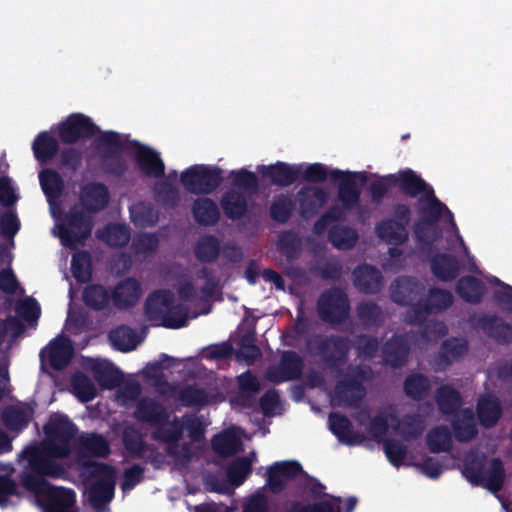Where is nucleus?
Masks as SVG:
<instances>
[{"label":"nucleus","mask_w":512,"mask_h":512,"mask_svg":"<svg viewBox=\"0 0 512 512\" xmlns=\"http://www.w3.org/2000/svg\"><path fill=\"white\" fill-rule=\"evenodd\" d=\"M341 498L330 496L329 500H322L314 504L304 505L299 501L291 502L288 512H341L339 504Z\"/></svg>","instance_id":"nucleus-59"},{"label":"nucleus","mask_w":512,"mask_h":512,"mask_svg":"<svg viewBox=\"0 0 512 512\" xmlns=\"http://www.w3.org/2000/svg\"><path fill=\"white\" fill-rule=\"evenodd\" d=\"M452 432L446 425L431 428L426 435V445L433 454L449 452L453 447Z\"/></svg>","instance_id":"nucleus-41"},{"label":"nucleus","mask_w":512,"mask_h":512,"mask_svg":"<svg viewBox=\"0 0 512 512\" xmlns=\"http://www.w3.org/2000/svg\"><path fill=\"white\" fill-rule=\"evenodd\" d=\"M430 263L432 274L440 281L450 282L460 274V263L456 256L448 253L433 252L426 253Z\"/></svg>","instance_id":"nucleus-19"},{"label":"nucleus","mask_w":512,"mask_h":512,"mask_svg":"<svg viewBox=\"0 0 512 512\" xmlns=\"http://www.w3.org/2000/svg\"><path fill=\"white\" fill-rule=\"evenodd\" d=\"M135 161L141 172L150 178L165 175V165L159 153L147 146H140L135 153Z\"/></svg>","instance_id":"nucleus-26"},{"label":"nucleus","mask_w":512,"mask_h":512,"mask_svg":"<svg viewBox=\"0 0 512 512\" xmlns=\"http://www.w3.org/2000/svg\"><path fill=\"white\" fill-rule=\"evenodd\" d=\"M479 328L485 335L500 345L512 343V325L502 317L494 315H483L478 319Z\"/></svg>","instance_id":"nucleus-21"},{"label":"nucleus","mask_w":512,"mask_h":512,"mask_svg":"<svg viewBox=\"0 0 512 512\" xmlns=\"http://www.w3.org/2000/svg\"><path fill=\"white\" fill-rule=\"evenodd\" d=\"M91 371L94 379L103 389H115L122 384L124 379L122 371L109 361L95 362Z\"/></svg>","instance_id":"nucleus-28"},{"label":"nucleus","mask_w":512,"mask_h":512,"mask_svg":"<svg viewBox=\"0 0 512 512\" xmlns=\"http://www.w3.org/2000/svg\"><path fill=\"white\" fill-rule=\"evenodd\" d=\"M468 352V342L464 339L450 338L446 339L440 349V358L446 364L463 357Z\"/></svg>","instance_id":"nucleus-60"},{"label":"nucleus","mask_w":512,"mask_h":512,"mask_svg":"<svg viewBox=\"0 0 512 512\" xmlns=\"http://www.w3.org/2000/svg\"><path fill=\"white\" fill-rule=\"evenodd\" d=\"M404 393L409 398L420 401L430 392L431 383L427 376L421 373H412L406 377L403 384Z\"/></svg>","instance_id":"nucleus-48"},{"label":"nucleus","mask_w":512,"mask_h":512,"mask_svg":"<svg viewBox=\"0 0 512 512\" xmlns=\"http://www.w3.org/2000/svg\"><path fill=\"white\" fill-rule=\"evenodd\" d=\"M417 213L419 220L423 223L437 226L439 221L444 218L451 225L456 226L453 213L443 202L418 204Z\"/></svg>","instance_id":"nucleus-38"},{"label":"nucleus","mask_w":512,"mask_h":512,"mask_svg":"<svg viewBox=\"0 0 512 512\" xmlns=\"http://www.w3.org/2000/svg\"><path fill=\"white\" fill-rule=\"evenodd\" d=\"M303 369V358L297 352L287 350L281 354L278 365L268 369L266 376L269 381L280 384L300 379Z\"/></svg>","instance_id":"nucleus-11"},{"label":"nucleus","mask_w":512,"mask_h":512,"mask_svg":"<svg viewBox=\"0 0 512 512\" xmlns=\"http://www.w3.org/2000/svg\"><path fill=\"white\" fill-rule=\"evenodd\" d=\"M188 321V311L187 309L181 305H171L170 308H167L160 322L157 323V326H163L169 329H179L184 327Z\"/></svg>","instance_id":"nucleus-61"},{"label":"nucleus","mask_w":512,"mask_h":512,"mask_svg":"<svg viewBox=\"0 0 512 512\" xmlns=\"http://www.w3.org/2000/svg\"><path fill=\"white\" fill-rule=\"evenodd\" d=\"M329 428L338 441L348 446H354L364 441L365 437L360 432H355L349 418L343 414L332 412L328 417Z\"/></svg>","instance_id":"nucleus-22"},{"label":"nucleus","mask_w":512,"mask_h":512,"mask_svg":"<svg viewBox=\"0 0 512 512\" xmlns=\"http://www.w3.org/2000/svg\"><path fill=\"white\" fill-rule=\"evenodd\" d=\"M328 201V193L317 186L305 185L296 194L295 203L298 205L299 215L303 219L316 216Z\"/></svg>","instance_id":"nucleus-13"},{"label":"nucleus","mask_w":512,"mask_h":512,"mask_svg":"<svg viewBox=\"0 0 512 512\" xmlns=\"http://www.w3.org/2000/svg\"><path fill=\"white\" fill-rule=\"evenodd\" d=\"M142 294L140 283L134 278L120 281L111 292L112 303L119 310L136 305Z\"/></svg>","instance_id":"nucleus-23"},{"label":"nucleus","mask_w":512,"mask_h":512,"mask_svg":"<svg viewBox=\"0 0 512 512\" xmlns=\"http://www.w3.org/2000/svg\"><path fill=\"white\" fill-rule=\"evenodd\" d=\"M258 172L264 179L278 187H288L294 184L301 172V165L277 161L270 165H259Z\"/></svg>","instance_id":"nucleus-16"},{"label":"nucleus","mask_w":512,"mask_h":512,"mask_svg":"<svg viewBox=\"0 0 512 512\" xmlns=\"http://www.w3.org/2000/svg\"><path fill=\"white\" fill-rule=\"evenodd\" d=\"M336 397L347 406H355L365 396V387L351 375L339 380L335 386Z\"/></svg>","instance_id":"nucleus-31"},{"label":"nucleus","mask_w":512,"mask_h":512,"mask_svg":"<svg viewBox=\"0 0 512 512\" xmlns=\"http://www.w3.org/2000/svg\"><path fill=\"white\" fill-rule=\"evenodd\" d=\"M154 194L164 205L175 207L180 201L178 188L169 180H161L154 185Z\"/></svg>","instance_id":"nucleus-62"},{"label":"nucleus","mask_w":512,"mask_h":512,"mask_svg":"<svg viewBox=\"0 0 512 512\" xmlns=\"http://www.w3.org/2000/svg\"><path fill=\"white\" fill-rule=\"evenodd\" d=\"M252 462L253 460L249 456H242L231 462L226 471L230 483L235 486L243 484L252 472Z\"/></svg>","instance_id":"nucleus-58"},{"label":"nucleus","mask_w":512,"mask_h":512,"mask_svg":"<svg viewBox=\"0 0 512 512\" xmlns=\"http://www.w3.org/2000/svg\"><path fill=\"white\" fill-rule=\"evenodd\" d=\"M355 288L364 294H377L383 287L381 271L371 264H360L352 272Z\"/></svg>","instance_id":"nucleus-17"},{"label":"nucleus","mask_w":512,"mask_h":512,"mask_svg":"<svg viewBox=\"0 0 512 512\" xmlns=\"http://www.w3.org/2000/svg\"><path fill=\"white\" fill-rule=\"evenodd\" d=\"M93 218L85 210L74 206L66 214V224L59 226L62 244L70 249L83 245L92 233Z\"/></svg>","instance_id":"nucleus-8"},{"label":"nucleus","mask_w":512,"mask_h":512,"mask_svg":"<svg viewBox=\"0 0 512 512\" xmlns=\"http://www.w3.org/2000/svg\"><path fill=\"white\" fill-rule=\"evenodd\" d=\"M486 457L484 455H468L464 462L463 475L475 486L484 487L492 493L499 492L504 485L505 469L500 458L490 461L488 475H485Z\"/></svg>","instance_id":"nucleus-5"},{"label":"nucleus","mask_w":512,"mask_h":512,"mask_svg":"<svg viewBox=\"0 0 512 512\" xmlns=\"http://www.w3.org/2000/svg\"><path fill=\"white\" fill-rule=\"evenodd\" d=\"M133 415L138 422L154 429H160L170 418V413L163 404L147 396L137 401Z\"/></svg>","instance_id":"nucleus-14"},{"label":"nucleus","mask_w":512,"mask_h":512,"mask_svg":"<svg viewBox=\"0 0 512 512\" xmlns=\"http://www.w3.org/2000/svg\"><path fill=\"white\" fill-rule=\"evenodd\" d=\"M307 353L319 360V365L339 372L346 365L351 350V339L340 334L315 333L305 340Z\"/></svg>","instance_id":"nucleus-3"},{"label":"nucleus","mask_w":512,"mask_h":512,"mask_svg":"<svg viewBox=\"0 0 512 512\" xmlns=\"http://www.w3.org/2000/svg\"><path fill=\"white\" fill-rule=\"evenodd\" d=\"M82 298L84 304L94 311H102L108 308L112 302L111 292L101 284L86 286Z\"/></svg>","instance_id":"nucleus-43"},{"label":"nucleus","mask_w":512,"mask_h":512,"mask_svg":"<svg viewBox=\"0 0 512 512\" xmlns=\"http://www.w3.org/2000/svg\"><path fill=\"white\" fill-rule=\"evenodd\" d=\"M177 400L185 407H204L209 404V396L205 389L196 385H186L177 394Z\"/></svg>","instance_id":"nucleus-53"},{"label":"nucleus","mask_w":512,"mask_h":512,"mask_svg":"<svg viewBox=\"0 0 512 512\" xmlns=\"http://www.w3.org/2000/svg\"><path fill=\"white\" fill-rule=\"evenodd\" d=\"M98 134L94 139L93 146L101 160L121 155L124 144L118 132L108 130L100 131Z\"/></svg>","instance_id":"nucleus-32"},{"label":"nucleus","mask_w":512,"mask_h":512,"mask_svg":"<svg viewBox=\"0 0 512 512\" xmlns=\"http://www.w3.org/2000/svg\"><path fill=\"white\" fill-rule=\"evenodd\" d=\"M47 478L51 477L43 471L33 472L30 465H26L20 474L22 486L36 495L44 512H76L74 490L51 486Z\"/></svg>","instance_id":"nucleus-2"},{"label":"nucleus","mask_w":512,"mask_h":512,"mask_svg":"<svg viewBox=\"0 0 512 512\" xmlns=\"http://www.w3.org/2000/svg\"><path fill=\"white\" fill-rule=\"evenodd\" d=\"M435 400L443 415H455L462 405L460 392L450 385L440 386L436 391Z\"/></svg>","instance_id":"nucleus-39"},{"label":"nucleus","mask_w":512,"mask_h":512,"mask_svg":"<svg viewBox=\"0 0 512 512\" xmlns=\"http://www.w3.org/2000/svg\"><path fill=\"white\" fill-rule=\"evenodd\" d=\"M295 202L287 194L275 196L269 208L270 218L279 224L287 223L293 215Z\"/></svg>","instance_id":"nucleus-51"},{"label":"nucleus","mask_w":512,"mask_h":512,"mask_svg":"<svg viewBox=\"0 0 512 512\" xmlns=\"http://www.w3.org/2000/svg\"><path fill=\"white\" fill-rule=\"evenodd\" d=\"M224 215L232 220H240L248 215V201L245 195L235 189L225 192L220 200Z\"/></svg>","instance_id":"nucleus-30"},{"label":"nucleus","mask_w":512,"mask_h":512,"mask_svg":"<svg viewBox=\"0 0 512 512\" xmlns=\"http://www.w3.org/2000/svg\"><path fill=\"white\" fill-rule=\"evenodd\" d=\"M71 271L79 283H87L92 277L91 255L88 251H78L72 256Z\"/></svg>","instance_id":"nucleus-54"},{"label":"nucleus","mask_w":512,"mask_h":512,"mask_svg":"<svg viewBox=\"0 0 512 512\" xmlns=\"http://www.w3.org/2000/svg\"><path fill=\"white\" fill-rule=\"evenodd\" d=\"M220 253V241L215 235H203L195 243L194 255L201 263L215 262L219 258Z\"/></svg>","instance_id":"nucleus-44"},{"label":"nucleus","mask_w":512,"mask_h":512,"mask_svg":"<svg viewBox=\"0 0 512 512\" xmlns=\"http://www.w3.org/2000/svg\"><path fill=\"white\" fill-rule=\"evenodd\" d=\"M358 238L357 231L349 226L335 224L328 231V241L339 250L352 249Z\"/></svg>","instance_id":"nucleus-46"},{"label":"nucleus","mask_w":512,"mask_h":512,"mask_svg":"<svg viewBox=\"0 0 512 512\" xmlns=\"http://www.w3.org/2000/svg\"><path fill=\"white\" fill-rule=\"evenodd\" d=\"M432 314L441 313L453 304V294L446 289L430 288L427 296L423 298Z\"/></svg>","instance_id":"nucleus-57"},{"label":"nucleus","mask_w":512,"mask_h":512,"mask_svg":"<svg viewBox=\"0 0 512 512\" xmlns=\"http://www.w3.org/2000/svg\"><path fill=\"white\" fill-rule=\"evenodd\" d=\"M174 302V296L169 290H156L146 299L144 310L147 319L154 325L160 322L167 308Z\"/></svg>","instance_id":"nucleus-27"},{"label":"nucleus","mask_w":512,"mask_h":512,"mask_svg":"<svg viewBox=\"0 0 512 512\" xmlns=\"http://www.w3.org/2000/svg\"><path fill=\"white\" fill-rule=\"evenodd\" d=\"M79 451L86 456L107 458L111 453L110 443L102 434L84 433L78 438Z\"/></svg>","instance_id":"nucleus-29"},{"label":"nucleus","mask_w":512,"mask_h":512,"mask_svg":"<svg viewBox=\"0 0 512 512\" xmlns=\"http://www.w3.org/2000/svg\"><path fill=\"white\" fill-rule=\"evenodd\" d=\"M100 128L92 119L82 113L70 114L59 124L58 135L64 144H75L80 140L93 138Z\"/></svg>","instance_id":"nucleus-10"},{"label":"nucleus","mask_w":512,"mask_h":512,"mask_svg":"<svg viewBox=\"0 0 512 512\" xmlns=\"http://www.w3.org/2000/svg\"><path fill=\"white\" fill-rule=\"evenodd\" d=\"M379 340L376 336L360 333L351 340V348L360 359H373L379 350Z\"/></svg>","instance_id":"nucleus-55"},{"label":"nucleus","mask_w":512,"mask_h":512,"mask_svg":"<svg viewBox=\"0 0 512 512\" xmlns=\"http://www.w3.org/2000/svg\"><path fill=\"white\" fill-rule=\"evenodd\" d=\"M32 150L40 163H46L58 153L59 143L48 131H42L35 137Z\"/></svg>","instance_id":"nucleus-42"},{"label":"nucleus","mask_w":512,"mask_h":512,"mask_svg":"<svg viewBox=\"0 0 512 512\" xmlns=\"http://www.w3.org/2000/svg\"><path fill=\"white\" fill-rule=\"evenodd\" d=\"M79 201L83 210L89 214L103 211L109 204L110 192L101 182L91 181L80 187Z\"/></svg>","instance_id":"nucleus-15"},{"label":"nucleus","mask_w":512,"mask_h":512,"mask_svg":"<svg viewBox=\"0 0 512 512\" xmlns=\"http://www.w3.org/2000/svg\"><path fill=\"white\" fill-rule=\"evenodd\" d=\"M121 440L127 456L132 459L144 458L150 448L139 429L134 425H127L123 428Z\"/></svg>","instance_id":"nucleus-35"},{"label":"nucleus","mask_w":512,"mask_h":512,"mask_svg":"<svg viewBox=\"0 0 512 512\" xmlns=\"http://www.w3.org/2000/svg\"><path fill=\"white\" fill-rule=\"evenodd\" d=\"M452 428L454 437L458 442H470L478 434L474 414L470 409H463L453 415Z\"/></svg>","instance_id":"nucleus-34"},{"label":"nucleus","mask_w":512,"mask_h":512,"mask_svg":"<svg viewBox=\"0 0 512 512\" xmlns=\"http://www.w3.org/2000/svg\"><path fill=\"white\" fill-rule=\"evenodd\" d=\"M375 230L379 238L392 245L404 244L409 236L408 230L402 224L390 218L377 223Z\"/></svg>","instance_id":"nucleus-40"},{"label":"nucleus","mask_w":512,"mask_h":512,"mask_svg":"<svg viewBox=\"0 0 512 512\" xmlns=\"http://www.w3.org/2000/svg\"><path fill=\"white\" fill-rule=\"evenodd\" d=\"M32 413V410L26 411L17 406H9L2 412V421L8 430L21 432L28 427Z\"/></svg>","instance_id":"nucleus-49"},{"label":"nucleus","mask_w":512,"mask_h":512,"mask_svg":"<svg viewBox=\"0 0 512 512\" xmlns=\"http://www.w3.org/2000/svg\"><path fill=\"white\" fill-rule=\"evenodd\" d=\"M223 170L217 166L195 164L180 175V182L186 191L195 195L213 193L223 182Z\"/></svg>","instance_id":"nucleus-7"},{"label":"nucleus","mask_w":512,"mask_h":512,"mask_svg":"<svg viewBox=\"0 0 512 512\" xmlns=\"http://www.w3.org/2000/svg\"><path fill=\"white\" fill-rule=\"evenodd\" d=\"M476 412L481 426L493 428L503 414L501 401L495 395H482L477 401Z\"/></svg>","instance_id":"nucleus-25"},{"label":"nucleus","mask_w":512,"mask_h":512,"mask_svg":"<svg viewBox=\"0 0 512 512\" xmlns=\"http://www.w3.org/2000/svg\"><path fill=\"white\" fill-rule=\"evenodd\" d=\"M185 430V416L181 419L175 416L172 420L168 419V423L164 424L160 429H154L151 438L154 441L166 444V453L173 458L175 463L180 466H187L193 454L188 443L179 444Z\"/></svg>","instance_id":"nucleus-6"},{"label":"nucleus","mask_w":512,"mask_h":512,"mask_svg":"<svg viewBox=\"0 0 512 512\" xmlns=\"http://www.w3.org/2000/svg\"><path fill=\"white\" fill-rule=\"evenodd\" d=\"M414 234L417 242L422 246V250L426 253L436 250L434 245L439 237L437 226L423 223L418 220L414 224Z\"/></svg>","instance_id":"nucleus-56"},{"label":"nucleus","mask_w":512,"mask_h":512,"mask_svg":"<svg viewBox=\"0 0 512 512\" xmlns=\"http://www.w3.org/2000/svg\"><path fill=\"white\" fill-rule=\"evenodd\" d=\"M109 340L112 346L120 352H130L137 346L135 331L126 325L111 330Z\"/></svg>","instance_id":"nucleus-52"},{"label":"nucleus","mask_w":512,"mask_h":512,"mask_svg":"<svg viewBox=\"0 0 512 512\" xmlns=\"http://www.w3.org/2000/svg\"><path fill=\"white\" fill-rule=\"evenodd\" d=\"M39 182L49 202L58 199L63 194L64 180L56 170L45 168L40 171Z\"/></svg>","instance_id":"nucleus-45"},{"label":"nucleus","mask_w":512,"mask_h":512,"mask_svg":"<svg viewBox=\"0 0 512 512\" xmlns=\"http://www.w3.org/2000/svg\"><path fill=\"white\" fill-rule=\"evenodd\" d=\"M72 357L73 346L68 337H60L50 342L49 363L54 370L66 368Z\"/></svg>","instance_id":"nucleus-37"},{"label":"nucleus","mask_w":512,"mask_h":512,"mask_svg":"<svg viewBox=\"0 0 512 512\" xmlns=\"http://www.w3.org/2000/svg\"><path fill=\"white\" fill-rule=\"evenodd\" d=\"M399 192L406 197L416 198L424 190L425 180L410 168L399 170L397 173L385 175Z\"/></svg>","instance_id":"nucleus-20"},{"label":"nucleus","mask_w":512,"mask_h":512,"mask_svg":"<svg viewBox=\"0 0 512 512\" xmlns=\"http://www.w3.org/2000/svg\"><path fill=\"white\" fill-rule=\"evenodd\" d=\"M192 215L201 226H214L219 222L220 211L217 204L210 198H198L193 202Z\"/></svg>","instance_id":"nucleus-36"},{"label":"nucleus","mask_w":512,"mask_h":512,"mask_svg":"<svg viewBox=\"0 0 512 512\" xmlns=\"http://www.w3.org/2000/svg\"><path fill=\"white\" fill-rule=\"evenodd\" d=\"M318 315L326 323L341 324L349 316L350 303L346 293L339 288L324 291L317 301Z\"/></svg>","instance_id":"nucleus-9"},{"label":"nucleus","mask_w":512,"mask_h":512,"mask_svg":"<svg viewBox=\"0 0 512 512\" xmlns=\"http://www.w3.org/2000/svg\"><path fill=\"white\" fill-rule=\"evenodd\" d=\"M213 451L221 457L233 456L241 451V441L231 432H222L211 440Z\"/></svg>","instance_id":"nucleus-50"},{"label":"nucleus","mask_w":512,"mask_h":512,"mask_svg":"<svg viewBox=\"0 0 512 512\" xmlns=\"http://www.w3.org/2000/svg\"><path fill=\"white\" fill-rule=\"evenodd\" d=\"M72 387L83 402H89L96 396V388L92 380L84 373H76L71 379Z\"/></svg>","instance_id":"nucleus-63"},{"label":"nucleus","mask_w":512,"mask_h":512,"mask_svg":"<svg viewBox=\"0 0 512 512\" xmlns=\"http://www.w3.org/2000/svg\"><path fill=\"white\" fill-rule=\"evenodd\" d=\"M82 468L95 482L88 490V499L95 512H104L114 497L116 472L113 466L92 460L83 461Z\"/></svg>","instance_id":"nucleus-4"},{"label":"nucleus","mask_w":512,"mask_h":512,"mask_svg":"<svg viewBox=\"0 0 512 512\" xmlns=\"http://www.w3.org/2000/svg\"><path fill=\"white\" fill-rule=\"evenodd\" d=\"M130 229L125 224L109 223L98 234V238L109 247L122 248L130 241Z\"/></svg>","instance_id":"nucleus-47"},{"label":"nucleus","mask_w":512,"mask_h":512,"mask_svg":"<svg viewBox=\"0 0 512 512\" xmlns=\"http://www.w3.org/2000/svg\"><path fill=\"white\" fill-rule=\"evenodd\" d=\"M77 432V426L67 415L53 414L44 426L47 444L28 446L21 452L20 457L26 459L27 465L37 474L38 471H43L53 479L64 478L67 474L66 468L56 458L70 454V444Z\"/></svg>","instance_id":"nucleus-1"},{"label":"nucleus","mask_w":512,"mask_h":512,"mask_svg":"<svg viewBox=\"0 0 512 512\" xmlns=\"http://www.w3.org/2000/svg\"><path fill=\"white\" fill-rule=\"evenodd\" d=\"M455 291L463 301L477 305L483 299L486 286L481 279L472 275H466L458 279Z\"/></svg>","instance_id":"nucleus-33"},{"label":"nucleus","mask_w":512,"mask_h":512,"mask_svg":"<svg viewBox=\"0 0 512 512\" xmlns=\"http://www.w3.org/2000/svg\"><path fill=\"white\" fill-rule=\"evenodd\" d=\"M424 286L415 277L400 276L391 285L393 302L406 306L422 298Z\"/></svg>","instance_id":"nucleus-18"},{"label":"nucleus","mask_w":512,"mask_h":512,"mask_svg":"<svg viewBox=\"0 0 512 512\" xmlns=\"http://www.w3.org/2000/svg\"><path fill=\"white\" fill-rule=\"evenodd\" d=\"M330 180L338 184V199L346 210L356 208L360 203L361 190L356 182V173L332 169Z\"/></svg>","instance_id":"nucleus-12"},{"label":"nucleus","mask_w":512,"mask_h":512,"mask_svg":"<svg viewBox=\"0 0 512 512\" xmlns=\"http://www.w3.org/2000/svg\"><path fill=\"white\" fill-rule=\"evenodd\" d=\"M232 185L244 191L255 193L258 190L259 182L257 175L245 168L231 171Z\"/></svg>","instance_id":"nucleus-64"},{"label":"nucleus","mask_w":512,"mask_h":512,"mask_svg":"<svg viewBox=\"0 0 512 512\" xmlns=\"http://www.w3.org/2000/svg\"><path fill=\"white\" fill-rule=\"evenodd\" d=\"M410 347L403 335H393L382 348L383 360L394 369L401 368L408 360Z\"/></svg>","instance_id":"nucleus-24"}]
</instances>
